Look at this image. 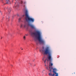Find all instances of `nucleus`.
I'll use <instances>...</instances> for the list:
<instances>
[{
  "instance_id": "nucleus-1",
  "label": "nucleus",
  "mask_w": 76,
  "mask_h": 76,
  "mask_svg": "<svg viewBox=\"0 0 76 76\" xmlns=\"http://www.w3.org/2000/svg\"><path fill=\"white\" fill-rule=\"evenodd\" d=\"M44 54H48V58L49 61L52 60V57L51 56V50L49 49V48L47 47L45 49L44 52Z\"/></svg>"
},
{
  "instance_id": "nucleus-2",
  "label": "nucleus",
  "mask_w": 76,
  "mask_h": 76,
  "mask_svg": "<svg viewBox=\"0 0 76 76\" xmlns=\"http://www.w3.org/2000/svg\"><path fill=\"white\" fill-rule=\"evenodd\" d=\"M25 16H26L25 19L26 21L28 22H34V18H31L29 17L28 15V10H26L25 12Z\"/></svg>"
},
{
  "instance_id": "nucleus-3",
  "label": "nucleus",
  "mask_w": 76,
  "mask_h": 76,
  "mask_svg": "<svg viewBox=\"0 0 76 76\" xmlns=\"http://www.w3.org/2000/svg\"><path fill=\"white\" fill-rule=\"evenodd\" d=\"M34 40L37 45L39 44L40 45H44L45 44V41L42 38H34Z\"/></svg>"
},
{
  "instance_id": "nucleus-4",
  "label": "nucleus",
  "mask_w": 76,
  "mask_h": 76,
  "mask_svg": "<svg viewBox=\"0 0 76 76\" xmlns=\"http://www.w3.org/2000/svg\"><path fill=\"white\" fill-rule=\"evenodd\" d=\"M31 34L32 35H34L37 38H41V34L39 31H36L35 32H32Z\"/></svg>"
},
{
  "instance_id": "nucleus-5",
  "label": "nucleus",
  "mask_w": 76,
  "mask_h": 76,
  "mask_svg": "<svg viewBox=\"0 0 76 76\" xmlns=\"http://www.w3.org/2000/svg\"><path fill=\"white\" fill-rule=\"evenodd\" d=\"M49 69L50 68V69L49 70V71L50 72H51V70H52V69H53V72H54L55 74H56V76L57 75L58 76V73H56V69H53V67L52 66H51V67L50 66L49 67Z\"/></svg>"
},
{
  "instance_id": "nucleus-6",
  "label": "nucleus",
  "mask_w": 76,
  "mask_h": 76,
  "mask_svg": "<svg viewBox=\"0 0 76 76\" xmlns=\"http://www.w3.org/2000/svg\"><path fill=\"white\" fill-rule=\"evenodd\" d=\"M28 26H30L32 28H35V27L33 25L31 24H28Z\"/></svg>"
},
{
  "instance_id": "nucleus-7",
  "label": "nucleus",
  "mask_w": 76,
  "mask_h": 76,
  "mask_svg": "<svg viewBox=\"0 0 76 76\" xmlns=\"http://www.w3.org/2000/svg\"><path fill=\"white\" fill-rule=\"evenodd\" d=\"M6 1H7V2L6 4H8L10 3V1H9V0H6Z\"/></svg>"
},
{
  "instance_id": "nucleus-8",
  "label": "nucleus",
  "mask_w": 76,
  "mask_h": 76,
  "mask_svg": "<svg viewBox=\"0 0 76 76\" xmlns=\"http://www.w3.org/2000/svg\"><path fill=\"white\" fill-rule=\"evenodd\" d=\"M11 12V8H10V10H8V13H10V12Z\"/></svg>"
},
{
  "instance_id": "nucleus-9",
  "label": "nucleus",
  "mask_w": 76,
  "mask_h": 76,
  "mask_svg": "<svg viewBox=\"0 0 76 76\" xmlns=\"http://www.w3.org/2000/svg\"><path fill=\"white\" fill-rule=\"evenodd\" d=\"M24 25L23 24H21L20 25V28H23V27Z\"/></svg>"
},
{
  "instance_id": "nucleus-10",
  "label": "nucleus",
  "mask_w": 76,
  "mask_h": 76,
  "mask_svg": "<svg viewBox=\"0 0 76 76\" xmlns=\"http://www.w3.org/2000/svg\"><path fill=\"white\" fill-rule=\"evenodd\" d=\"M26 25H27V24H25V25H24V28H25L26 26Z\"/></svg>"
},
{
  "instance_id": "nucleus-11",
  "label": "nucleus",
  "mask_w": 76,
  "mask_h": 76,
  "mask_svg": "<svg viewBox=\"0 0 76 76\" xmlns=\"http://www.w3.org/2000/svg\"><path fill=\"white\" fill-rule=\"evenodd\" d=\"M21 19H22V18H19V20H18L19 22H20V20Z\"/></svg>"
},
{
  "instance_id": "nucleus-12",
  "label": "nucleus",
  "mask_w": 76,
  "mask_h": 76,
  "mask_svg": "<svg viewBox=\"0 0 76 76\" xmlns=\"http://www.w3.org/2000/svg\"><path fill=\"white\" fill-rule=\"evenodd\" d=\"M53 63H51L50 64V66H53Z\"/></svg>"
},
{
  "instance_id": "nucleus-13",
  "label": "nucleus",
  "mask_w": 76,
  "mask_h": 76,
  "mask_svg": "<svg viewBox=\"0 0 76 76\" xmlns=\"http://www.w3.org/2000/svg\"><path fill=\"white\" fill-rule=\"evenodd\" d=\"M23 3V1H21V4H22V3Z\"/></svg>"
},
{
  "instance_id": "nucleus-14",
  "label": "nucleus",
  "mask_w": 76,
  "mask_h": 76,
  "mask_svg": "<svg viewBox=\"0 0 76 76\" xmlns=\"http://www.w3.org/2000/svg\"><path fill=\"white\" fill-rule=\"evenodd\" d=\"M45 63H46V59L45 60V61H44Z\"/></svg>"
},
{
  "instance_id": "nucleus-15",
  "label": "nucleus",
  "mask_w": 76,
  "mask_h": 76,
  "mask_svg": "<svg viewBox=\"0 0 76 76\" xmlns=\"http://www.w3.org/2000/svg\"><path fill=\"white\" fill-rule=\"evenodd\" d=\"M11 66H12V67H13V66L12 65H11Z\"/></svg>"
},
{
  "instance_id": "nucleus-16",
  "label": "nucleus",
  "mask_w": 76,
  "mask_h": 76,
  "mask_svg": "<svg viewBox=\"0 0 76 76\" xmlns=\"http://www.w3.org/2000/svg\"><path fill=\"white\" fill-rule=\"evenodd\" d=\"M23 38H25V36H24Z\"/></svg>"
},
{
  "instance_id": "nucleus-17",
  "label": "nucleus",
  "mask_w": 76,
  "mask_h": 76,
  "mask_svg": "<svg viewBox=\"0 0 76 76\" xmlns=\"http://www.w3.org/2000/svg\"><path fill=\"white\" fill-rule=\"evenodd\" d=\"M3 18H4V17H3V18H2V19H3Z\"/></svg>"
},
{
  "instance_id": "nucleus-18",
  "label": "nucleus",
  "mask_w": 76,
  "mask_h": 76,
  "mask_svg": "<svg viewBox=\"0 0 76 76\" xmlns=\"http://www.w3.org/2000/svg\"><path fill=\"white\" fill-rule=\"evenodd\" d=\"M56 76H58V75H57V74L56 75Z\"/></svg>"
},
{
  "instance_id": "nucleus-19",
  "label": "nucleus",
  "mask_w": 76,
  "mask_h": 76,
  "mask_svg": "<svg viewBox=\"0 0 76 76\" xmlns=\"http://www.w3.org/2000/svg\"><path fill=\"white\" fill-rule=\"evenodd\" d=\"M24 40H25V38H24Z\"/></svg>"
},
{
  "instance_id": "nucleus-20",
  "label": "nucleus",
  "mask_w": 76,
  "mask_h": 76,
  "mask_svg": "<svg viewBox=\"0 0 76 76\" xmlns=\"http://www.w3.org/2000/svg\"><path fill=\"white\" fill-rule=\"evenodd\" d=\"M21 50H23V49H21Z\"/></svg>"
},
{
  "instance_id": "nucleus-21",
  "label": "nucleus",
  "mask_w": 76,
  "mask_h": 76,
  "mask_svg": "<svg viewBox=\"0 0 76 76\" xmlns=\"http://www.w3.org/2000/svg\"><path fill=\"white\" fill-rule=\"evenodd\" d=\"M8 18L9 19V17Z\"/></svg>"
},
{
  "instance_id": "nucleus-22",
  "label": "nucleus",
  "mask_w": 76,
  "mask_h": 76,
  "mask_svg": "<svg viewBox=\"0 0 76 76\" xmlns=\"http://www.w3.org/2000/svg\"><path fill=\"white\" fill-rule=\"evenodd\" d=\"M23 16H24V15H23Z\"/></svg>"
},
{
  "instance_id": "nucleus-23",
  "label": "nucleus",
  "mask_w": 76,
  "mask_h": 76,
  "mask_svg": "<svg viewBox=\"0 0 76 76\" xmlns=\"http://www.w3.org/2000/svg\"><path fill=\"white\" fill-rule=\"evenodd\" d=\"M43 60H44V59H43Z\"/></svg>"
},
{
  "instance_id": "nucleus-24",
  "label": "nucleus",
  "mask_w": 76,
  "mask_h": 76,
  "mask_svg": "<svg viewBox=\"0 0 76 76\" xmlns=\"http://www.w3.org/2000/svg\"><path fill=\"white\" fill-rule=\"evenodd\" d=\"M30 64H31V63H30Z\"/></svg>"
},
{
  "instance_id": "nucleus-25",
  "label": "nucleus",
  "mask_w": 76,
  "mask_h": 76,
  "mask_svg": "<svg viewBox=\"0 0 76 76\" xmlns=\"http://www.w3.org/2000/svg\"><path fill=\"white\" fill-rule=\"evenodd\" d=\"M45 66H46V65H45Z\"/></svg>"
},
{
  "instance_id": "nucleus-26",
  "label": "nucleus",
  "mask_w": 76,
  "mask_h": 76,
  "mask_svg": "<svg viewBox=\"0 0 76 76\" xmlns=\"http://www.w3.org/2000/svg\"><path fill=\"white\" fill-rule=\"evenodd\" d=\"M3 37H1V38H2Z\"/></svg>"
}]
</instances>
